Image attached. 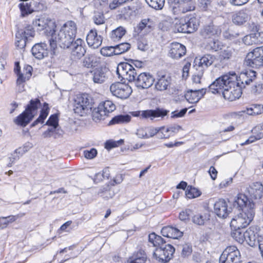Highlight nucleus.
<instances>
[{"label":"nucleus","mask_w":263,"mask_h":263,"mask_svg":"<svg viewBox=\"0 0 263 263\" xmlns=\"http://www.w3.org/2000/svg\"><path fill=\"white\" fill-rule=\"evenodd\" d=\"M77 31L76 24L72 21L65 23L57 33L54 30L49 39L51 50L54 53L57 45L64 49L69 48L74 42Z\"/></svg>","instance_id":"nucleus-1"},{"label":"nucleus","mask_w":263,"mask_h":263,"mask_svg":"<svg viewBox=\"0 0 263 263\" xmlns=\"http://www.w3.org/2000/svg\"><path fill=\"white\" fill-rule=\"evenodd\" d=\"M40 104V100L37 98L31 100L25 110L14 119V123L21 127L26 126L36 116Z\"/></svg>","instance_id":"nucleus-2"},{"label":"nucleus","mask_w":263,"mask_h":263,"mask_svg":"<svg viewBox=\"0 0 263 263\" xmlns=\"http://www.w3.org/2000/svg\"><path fill=\"white\" fill-rule=\"evenodd\" d=\"M231 76L230 72L216 79L209 85V91H211L213 93H222L225 88L228 87V85H233L234 84V81L236 80V77L234 75Z\"/></svg>","instance_id":"nucleus-3"},{"label":"nucleus","mask_w":263,"mask_h":263,"mask_svg":"<svg viewBox=\"0 0 263 263\" xmlns=\"http://www.w3.org/2000/svg\"><path fill=\"white\" fill-rule=\"evenodd\" d=\"M92 100L87 94L77 95L74 99L73 110L74 113L83 116L91 109Z\"/></svg>","instance_id":"nucleus-4"},{"label":"nucleus","mask_w":263,"mask_h":263,"mask_svg":"<svg viewBox=\"0 0 263 263\" xmlns=\"http://www.w3.org/2000/svg\"><path fill=\"white\" fill-rule=\"evenodd\" d=\"M116 109V106L110 100L101 102L92 111V119L95 122L105 119L109 114Z\"/></svg>","instance_id":"nucleus-5"},{"label":"nucleus","mask_w":263,"mask_h":263,"mask_svg":"<svg viewBox=\"0 0 263 263\" xmlns=\"http://www.w3.org/2000/svg\"><path fill=\"white\" fill-rule=\"evenodd\" d=\"M255 212L252 210L248 212H241L235 216L232 219L230 226L231 229H243L246 228L252 221Z\"/></svg>","instance_id":"nucleus-6"},{"label":"nucleus","mask_w":263,"mask_h":263,"mask_svg":"<svg viewBox=\"0 0 263 263\" xmlns=\"http://www.w3.org/2000/svg\"><path fill=\"white\" fill-rule=\"evenodd\" d=\"M239 250L235 246L227 247L219 257V263H241Z\"/></svg>","instance_id":"nucleus-7"},{"label":"nucleus","mask_w":263,"mask_h":263,"mask_svg":"<svg viewBox=\"0 0 263 263\" xmlns=\"http://www.w3.org/2000/svg\"><path fill=\"white\" fill-rule=\"evenodd\" d=\"M246 64L254 68L263 66V46L254 49L246 57Z\"/></svg>","instance_id":"nucleus-8"},{"label":"nucleus","mask_w":263,"mask_h":263,"mask_svg":"<svg viewBox=\"0 0 263 263\" xmlns=\"http://www.w3.org/2000/svg\"><path fill=\"white\" fill-rule=\"evenodd\" d=\"M175 251V248L171 245H164L155 249L153 256L159 261L165 263L173 258Z\"/></svg>","instance_id":"nucleus-9"},{"label":"nucleus","mask_w":263,"mask_h":263,"mask_svg":"<svg viewBox=\"0 0 263 263\" xmlns=\"http://www.w3.org/2000/svg\"><path fill=\"white\" fill-rule=\"evenodd\" d=\"M199 25V20L196 17L186 16L180 20L177 30L180 32L191 33L197 30Z\"/></svg>","instance_id":"nucleus-10"},{"label":"nucleus","mask_w":263,"mask_h":263,"mask_svg":"<svg viewBox=\"0 0 263 263\" xmlns=\"http://www.w3.org/2000/svg\"><path fill=\"white\" fill-rule=\"evenodd\" d=\"M117 73L119 77L128 82L135 81L137 74L136 70L133 65L128 63H120L117 69Z\"/></svg>","instance_id":"nucleus-11"},{"label":"nucleus","mask_w":263,"mask_h":263,"mask_svg":"<svg viewBox=\"0 0 263 263\" xmlns=\"http://www.w3.org/2000/svg\"><path fill=\"white\" fill-rule=\"evenodd\" d=\"M110 90L114 96L122 99L128 98L132 92V88L128 85L120 82L111 84Z\"/></svg>","instance_id":"nucleus-12"},{"label":"nucleus","mask_w":263,"mask_h":263,"mask_svg":"<svg viewBox=\"0 0 263 263\" xmlns=\"http://www.w3.org/2000/svg\"><path fill=\"white\" fill-rule=\"evenodd\" d=\"M231 76L234 75L236 77L235 80V84L241 86V88H245L246 85L250 84V82H252L256 77V72L253 70L246 71V72H241L238 77L234 72H230Z\"/></svg>","instance_id":"nucleus-13"},{"label":"nucleus","mask_w":263,"mask_h":263,"mask_svg":"<svg viewBox=\"0 0 263 263\" xmlns=\"http://www.w3.org/2000/svg\"><path fill=\"white\" fill-rule=\"evenodd\" d=\"M32 25L38 31H44L45 33H49L50 35L55 27L54 23L51 20L43 17L34 20Z\"/></svg>","instance_id":"nucleus-14"},{"label":"nucleus","mask_w":263,"mask_h":263,"mask_svg":"<svg viewBox=\"0 0 263 263\" xmlns=\"http://www.w3.org/2000/svg\"><path fill=\"white\" fill-rule=\"evenodd\" d=\"M234 207L242 212H248L252 210L254 211V203L249 200L248 197L243 194H239L236 196L234 203Z\"/></svg>","instance_id":"nucleus-15"},{"label":"nucleus","mask_w":263,"mask_h":263,"mask_svg":"<svg viewBox=\"0 0 263 263\" xmlns=\"http://www.w3.org/2000/svg\"><path fill=\"white\" fill-rule=\"evenodd\" d=\"M217 60L216 56L207 53L203 56L197 58L194 60V67H197L204 71L205 69L212 65Z\"/></svg>","instance_id":"nucleus-16"},{"label":"nucleus","mask_w":263,"mask_h":263,"mask_svg":"<svg viewBox=\"0 0 263 263\" xmlns=\"http://www.w3.org/2000/svg\"><path fill=\"white\" fill-rule=\"evenodd\" d=\"M228 87L222 91L224 98L230 101H233L239 98L242 94L241 86L237 84L228 85Z\"/></svg>","instance_id":"nucleus-17"},{"label":"nucleus","mask_w":263,"mask_h":263,"mask_svg":"<svg viewBox=\"0 0 263 263\" xmlns=\"http://www.w3.org/2000/svg\"><path fill=\"white\" fill-rule=\"evenodd\" d=\"M109 69L105 66H101L91 71L92 79L95 83L102 84L108 78Z\"/></svg>","instance_id":"nucleus-18"},{"label":"nucleus","mask_w":263,"mask_h":263,"mask_svg":"<svg viewBox=\"0 0 263 263\" xmlns=\"http://www.w3.org/2000/svg\"><path fill=\"white\" fill-rule=\"evenodd\" d=\"M186 52L185 46L178 42H173L170 45L168 56L174 60H178L183 57Z\"/></svg>","instance_id":"nucleus-19"},{"label":"nucleus","mask_w":263,"mask_h":263,"mask_svg":"<svg viewBox=\"0 0 263 263\" xmlns=\"http://www.w3.org/2000/svg\"><path fill=\"white\" fill-rule=\"evenodd\" d=\"M135 82L137 87L148 88L153 85L154 79L149 73L143 72L138 75Z\"/></svg>","instance_id":"nucleus-20"},{"label":"nucleus","mask_w":263,"mask_h":263,"mask_svg":"<svg viewBox=\"0 0 263 263\" xmlns=\"http://www.w3.org/2000/svg\"><path fill=\"white\" fill-rule=\"evenodd\" d=\"M170 111L163 108L157 107L155 109H148L142 110V118L153 120L156 118L163 119L167 116Z\"/></svg>","instance_id":"nucleus-21"},{"label":"nucleus","mask_w":263,"mask_h":263,"mask_svg":"<svg viewBox=\"0 0 263 263\" xmlns=\"http://www.w3.org/2000/svg\"><path fill=\"white\" fill-rule=\"evenodd\" d=\"M214 210L217 216L223 218H226L230 212L228 209L227 202L223 199H219L215 202Z\"/></svg>","instance_id":"nucleus-22"},{"label":"nucleus","mask_w":263,"mask_h":263,"mask_svg":"<svg viewBox=\"0 0 263 263\" xmlns=\"http://www.w3.org/2000/svg\"><path fill=\"white\" fill-rule=\"evenodd\" d=\"M102 37L98 34L95 29L90 30L86 36L88 45L93 49L99 47L102 44Z\"/></svg>","instance_id":"nucleus-23"},{"label":"nucleus","mask_w":263,"mask_h":263,"mask_svg":"<svg viewBox=\"0 0 263 263\" xmlns=\"http://www.w3.org/2000/svg\"><path fill=\"white\" fill-rule=\"evenodd\" d=\"M85 43L83 40L78 38L70 45L72 54L78 59L84 55L86 50Z\"/></svg>","instance_id":"nucleus-24"},{"label":"nucleus","mask_w":263,"mask_h":263,"mask_svg":"<svg viewBox=\"0 0 263 263\" xmlns=\"http://www.w3.org/2000/svg\"><path fill=\"white\" fill-rule=\"evenodd\" d=\"M206 91V88L189 89L186 92L185 100L190 103H196L204 96Z\"/></svg>","instance_id":"nucleus-25"},{"label":"nucleus","mask_w":263,"mask_h":263,"mask_svg":"<svg viewBox=\"0 0 263 263\" xmlns=\"http://www.w3.org/2000/svg\"><path fill=\"white\" fill-rule=\"evenodd\" d=\"M31 52L36 59H43L48 55L47 45L45 43L36 44L32 47Z\"/></svg>","instance_id":"nucleus-26"},{"label":"nucleus","mask_w":263,"mask_h":263,"mask_svg":"<svg viewBox=\"0 0 263 263\" xmlns=\"http://www.w3.org/2000/svg\"><path fill=\"white\" fill-rule=\"evenodd\" d=\"M247 191L251 198L261 199L263 196V185L258 182L253 183L247 188Z\"/></svg>","instance_id":"nucleus-27"},{"label":"nucleus","mask_w":263,"mask_h":263,"mask_svg":"<svg viewBox=\"0 0 263 263\" xmlns=\"http://www.w3.org/2000/svg\"><path fill=\"white\" fill-rule=\"evenodd\" d=\"M171 82V78L166 74L158 73L157 78V82L155 88L158 90L163 91L166 90Z\"/></svg>","instance_id":"nucleus-28"},{"label":"nucleus","mask_w":263,"mask_h":263,"mask_svg":"<svg viewBox=\"0 0 263 263\" xmlns=\"http://www.w3.org/2000/svg\"><path fill=\"white\" fill-rule=\"evenodd\" d=\"M161 233L164 237L173 239L181 238L183 234L182 231L171 226L163 227L161 230Z\"/></svg>","instance_id":"nucleus-29"},{"label":"nucleus","mask_w":263,"mask_h":263,"mask_svg":"<svg viewBox=\"0 0 263 263\" xmlns=\"http://www.w3.org/2000/svg\"><path fill=\"white\" fill-rule=\"evenodd\" d=\"M221 32L219 27L213 24L204 26L200 31V34L204 38H210L211 36L218 35Z\"/></svg>","instance_id":"nucleus-30"},{"label":"nucleus","mask_w":263,"mask_h":263,"mask_svg":"<svg viewBox=\"0 0 263 263\" xmlns=\"http://www.w3.org/2000/svg\"><path fill=\"white\" fill-rule=\"evenodd\" d=\"M155 26V23L152 19L144 18L139 23L137 28L140 32L143 31L144 33H147L154 29Z\"/></svg>","instance_id":"nucleus-31"},{"label":"nucleus","mask_w":263,"mask_h":263,"mask_svg":"<svg viewBox=\"0 0 263 263\" xmlns=\"http://www.w3.org/2000/svg\"><path fill=\"white\" fill-rule=\"evenodd\" d=\"M49 110L50 108L48 104L46 102L44 103L43 108L40 110L39 117L32 122L30 125L31 127H34L40 123H43L49 115Z\"/></svg>","instance_id":"nucleus-32"},{"label":"nucleus","mask_w":263,"mask_h":263,"mask_svg":"<svg viewBox=\"0 0 263 263\" xmlns=\"http://www.w3.org/2000/svg\"><path fill=\"white\" fill-rule=\"evenodd\" d=\"M35 35V31L32 26L26 25L24 29H20L16 33V36L18 37L22 36L26 38L28 40H31Z\"/></svg>","instance_id":"nucleus-33"},{"label":"nucleus","mask_w":263,"mask_h":263,"mask_svg":"<svg viewBox=\"0 0 263 263\" xmlns=\"http://www.w3.org/2000/svg\"><path fill=\"white\" fill-rule=\"evenodd\" d=\"M24 69H25V72L22 73L21 71H18L17 74L16 84L20 87L22 85H23L26 80L29 79L32 74V67L31 66L27 65Z\"/></svg>","instance_id":"nucleus-34"},{"label":"nucleus","mask_w":263,"mask_h":263,"mask_svg":"<svg viewBox=\"0 0 263 263\" xmlns=\"http://www.w3.org/2000/svg\"><path fill=\"white\" fill-rule=\"evenodd\" d=\"M177 6L172 7V11L174 14H179L184 13L188 11H191L195 9L194 5L192 4H189L187 6L184 3L174 4Z\"/></svg>","instance_id":"nucleus-35"},{"label":"nucleus","mask_w":263,"mask_h":263,"mask_svg":"<svg viewBox=\"0 0 263 263\" xmlns=\"http://www.w3.org/2000/svg\"><path fill=\"white\" fill-rule=\"evenodd\" d=\"M249 18L247 13L243 10L239 11L233 15L232 21L234 24L241 25L246 23Z\"/></svg>","instance_id":"nucleus-36"},{"label":"nucleus","mask_w":263,"mask_h":263,"mask_svg":"<svg viewBox=\"0 0 263 263\" xmlns=\"http://www.w3.org/2000/svg\"><path fill=\"white\" fill-rule=\"evenodd\" d=\"M146 255L145 252L142 250L134 253L127 260V263H145Z\"/></svg>","instance_id":"nucleus-37"},{"label":"nucleus","mask_w":263,"mask_h":263,"mask_svg":"<svg viewBox=\"0 0 263 263\" xmlns=\"http://www.w3.org/2000/svg\"><path fill=\"white\" fill-rule=\"evenodd\" d=\"M243 113L250 116H256L263 113V105L260 104H252L246 109L242 110Z\"/></svg>","instance_id":"nucleus-38"},{"label":"nucleus","mask_w":263,"mask_h":263,"mask_svg":"<svg viewBox=\"0 0 263 263\" xmlns=\"http://www.w3.org/2000/svg\"><path fill=\"white\" fill-rule=\"evenodd\" d=\"M131 120L130 116L128 115H119L115 116L110 121L109 124H121L128 123Z\"/></svg>","instance_id":"nucleus-39"},{"label":"nucleus","mask_w":263,"mask_h":263,"mask_svg":"<svg viewBox=\"0 0 263 263\" xmlns=\"http://www.w3.org/2000/svg\"><path fill=\"white\" fill-rule=\"evenodd\" d=\"M126 29L122 26H119L113 30L110 34V38L114 42L119 41L125 34Z\"/></svg>","instance_id":"nucleus-40"},{"label":"nucleus","mask_w":263,"mask_h":263,"mask_svg":"<svg viewBox=\"0 0 263 263\" xmlns=\"http://www.w3.org/2000/svg\"><path fill=\"white\" fill-rule=\"evenodd\" d=\"M242 229H232L231 236L237 242L242 243L245 240L246 232Z\"/></svg>","instance_id":"nucleus-41"},{"label":"nucleus","mask_w":263,"mask_h":263,"mask_svg":"<svg viewBox=\"0 0 263 263\" xmlns=\"http://www.w3.org/2000/svg\"><path fill=\"white\" fill-rule=\"evenodd\" d=\"M148 240L153 244V246L157 247V248L164 246V243H165L163 238L155 233H151L148 235Z\"/></svg>","instance_id":"nucleus-42"},{"label":"nucleus","mask_w":263,"mask_h":263,"mask_svg":"<svg viewBox=\"0 0 263 263\" xmlns=\"http://www.w3.org/2000/svg\"><path fill=\"white\" fill-rule=\"evenodd\" d=\"M18 7L21 12V16L25 17L33 12V10L31 7V3L26 2V3H22L18 5Z\"/></svg>","instance_id":"nucleus-43"},{"label":"nucleus","mask_w":263,"mask_h":263,"mask_svg":"<svg viewBox=\"0 0 263 263\" xmlns=\"http://www.w3.org/2000/svg\"><path fill=\"white\" fill-rule=\"evenodd\" d=\"M201 192L197 189L192 186H187L185 191V196L189 199H193L200 196Z\"/></svg>","instance_id":"nucleus-44"},{"label":"nucleus","mask_w":263,"mask_h":263,"mask_svg":"<svg viewBox=\"0 0 263 263\" xmlns=\"http://www.w3.org/2000/svg\"><path fill=\"white\" fill-rule=\"evenodd\" d=\"M24 154V151L18 148L16 149L9 157L10 162L8 164V167H11L13 163L20 159V156Z\"/></svg>","instance_id":"nucleus-45"},{"label":"nucleus","mask_w":263,"mask_h":263,"mask_svg":"<svg viewBox=\"0 0 263 263\" xmlns=\"http://www.w3.org/2000/svg\"><path fill=\"white\" fill-rule=\"evenodd\" d=\"M221 43L218 40L213 39L208 42L206 48L209 50L217 51L221 49Z\"/></svg>","instance_id":"nucleus-46"},{"label":"nucleus","mask_w":263,"mask_h":263,"mask_svg":"<svg viewBox=\"0 0 263 263\" xmlns=\"http://www.w3.org/2000/svg\"><path fill=\"white\" fill-rule=\"evenodd\" d=\"M147 4L156 10H161L163 8L165 0H145Z\"/></svg>","instance_id":"nucleus-47"},{"label":"nucleus","mask_w":263,"mask_h":263,"mask_svg":"<svg viewBox=\"0 0 263 263\" xmlns=\"http://www.w3.org/2000/svg\"><path fill=\"white\" fill-rule=\"evenodd\" d=\"M95 57L94 55L89 54L86 56L82 62V66L84 67L89 68L95 66Z\"/></svg>","instance_id":"nucleus-48"},{"label":"nucleus","mask_w":263,"mask_h":263,"mask_svg":"<svg viewBox=\"0 0 263 263\" xmlns=\"http://www.w3.org/2000/svg\"><path fill=\"white\" fill-rule=\"evenodd\" d=\"M117 55H119L127 51L130 48V45L128 43H123L115 46Z\"/></svg>","instance_id":"nucleus-49"},{"label":"nucleus","mask_w":263,"mask_h":263,"mask_svg":"<svg viewBox=\"0 0 263 263\" xmlns=\"http://www.w3.org/2000/svg\"><path fill=\"white\" fill-rule=\"evenodd\" d=\"M100 53L103 56L110 57L113 55H117L116 47L115 46H106L101 48Z\"/></svg>","instance_id":"nucleus-50"},{"label":"nucleus","mask_w":263,"mask_h":263,"mask_svg":"<svg viewBox=\"0 0 263 263\" xmlns=\"http://www.w3.org/2000/svg\"><path fill=\"white\" fill-rule=\"evenodd\" d=\"M174 100L176 102H181L185 100L186 92L178 89H175L173 92Z\"/></svg>","instance_id":"nucleus-51"},{"label":"nucleus","mask_w":263,"mask_h":263,"mask_svg":"<svg viewBox=\"0 0 263 263\" xmlns=\"http://www.w3.org/2000/svg\"><path fill=\"white\" fill-rule=\"evenodd\" d=\"M45 125L50 126L54 128H57L59 126V119L58 115H51L46 121Z\"/></svg>","instance_id":"nucleus-52"},{"label":"nucleus","mask_w":263,"mask_h":263,"mask_svg":"<svg viewBox=\"0 0 263 263\" xmlns=\"http://www.w3.org/2000/svg\"><path fill=\"white\" fill-rule=\"evenodd\" d=\"M248 28L251 32H254L253 33H260V25L256 21H250L248 23Z\"/></svg>","instance_id":"nucleus-53"},{"label":"nucleus","mask_w":263,"mask_h":263,"mask_svg":"<svg viewBox=\"0 0 263 263\" xmlns=\"http://www.w3.org/2000/svg\"><path fill=\"white\" fill-rule=\"evenodd\" d=\"M180 130H182V127L180 125H172L166 129V132L170 133V134L167 135H164L163 138H167L171 136H173L175 134L177 133Z\"/></svg>","instance_id":"nucleus-54"},{"label":"nucleus","mask_w":263,"mask_h":263,"mask_svg":"<svg viewBox=\"0 0 263 263\" xmlns=\"http://www.w3.org/2000/svg\"><path fill=\"white\" fill-rule=\"evenodd\" d=\"M157 134L159 137L161 138H163L162 135H160L161 133L157 128L154 127L147 128H146V132H145V136L146 137V138H148L149 137H153Z\"/></svg>","instance_id":"nucleus-55"},{"label":"nucleus","mask_w":263,"mask_h":263,"mask_svg":"<svg viewBox=\"0 0 263 263\" xmlns=\"http://www.w3.org/2000/svg\"><path fill=\"white\" fill-rule=\"evenodd\" d=\"M256 33H251L246 35L242 39L243 43L246 45H251L256 41Z\"/></svg>","instance_id":"nucleus-56"},{"label":"nucleus","mask_w":263,"mask_h":263,"mask_svg":"<svg viewBox=\"0 0 263 263\" xmlns=\"http://www.w3.org/2000/svg\"><path fill=\"white\" fill-rule=\"evenodd\" d=\"M192 253V247L190 243H185L182 246L181 255L183 257L190 256Z\"/></svg>","instance_id":"nucleus-57"},{"label":"nucleus","mask_w":263,"mask_h":263,"mask_svg":"<svg viewBox=\"0 0 263 263\" xmlns=\"http://www.w3.org/2000/svg\"><path fill=\"white\" fill-rule=\"evenodd\" d=\"M124 141L120 139L118 141L108 140L105 142V148L107 149H110L117 147L123 143Z\"/></svg>","instance_id":"nucleus-58"},{"label":"nucleus","mask_w":263,"mask_h":263,"mask_svg":"<svg viewBox=\"0 0 263 263\" xmlns=\"http://www.w3.org/2000/svg\"><path fill=\"white\" fill-rule=\"evenodd\" d=\"M93 20L94 23L97 25H101L105 23V17L103 13L102 12H95L93 17Z\"/></svg>","instance_id":"nucleus-59"},{"label":"nucleus","mask_w":263,"mask_h":263,"mask_svg":"<svg viewBox=\"0 0 263 263\" xmlns=\"http://www.w3.org/2000/svg\"><path fill=\"white\" fill-rule=\"evenodd\" d=\"M137 47L138 49L142 51L147 50L148 49L147 41L142 37L139 39L137 41Z\"/></svg>","instance_id":"nucleus-60"},{"label":"nucleus","mask_w":263,"mask_h":263,"mask_svg":"<svg viewBox=\"0 0 263 263\" xmlns=\"http://www.w3.org/2000/svg\"><path fill=\"white\" fill-rule=\"evenodd\" d=\"M16 37V41L15 43V46L19 49H23L26 46V42L28 40L24 37V36H22V37Z\"/></svg>","instance_id":"nucleus-61"},{"label":"nucleus","mask_w":263,"mask_h":263,"mask_svg":"<svg viewBox=\"0 0 263 263\" xmlns=\"http://www.w3.org/2000/svg\"><path fill=\"white\" fill-rule=\"evenodd\" d=\"M197 72L193 76V81L195 83H200V80L203 76L204 71L201 70L197 67H194Z\"/></svg>","instance_id":"nucleus-62"},{"label":"nucleus","mask_w":263,"mask_h":263,"mask_svg":"<svg viewBox=\"0 0 263 263\" xmlns=\"http://www.w3.org/2000/svg\"><path fill=\"white\" fill-rule=\"evenodd\" d=\"M83 155L86 159H91L97 156V151L94 148H92L90 150H85L83 152Z\"/></svg>","instance_id":"nucleus-63"},{"label":"nucleus","mask_w":263,"mask_h":263,"mask_svg":"<svg viewBox=\"0 0 263 263\" xmlns=\"http://www.w3.org/2000/svg\"><path fill=\"white\" fill-rule=\"evenodd\" d=\"M192 214V211L191 210L185 209L180 213L179 217L181 220L185 221L190 219Z\"/></svg>","instance_id":"nucleus-64"}]
</instances>
